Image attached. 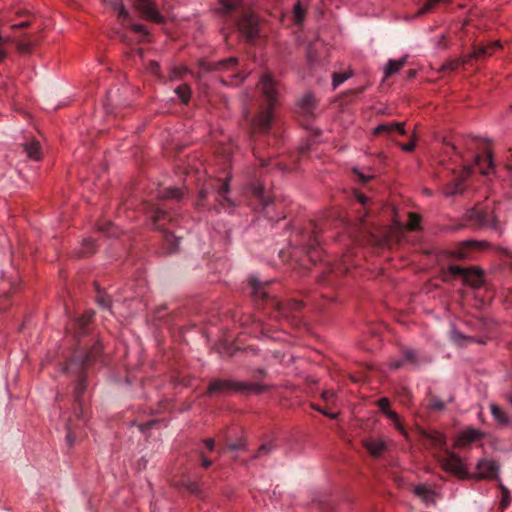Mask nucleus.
I'll use <instances>...</instances> for the list:
<instances>
[{
  "label": "nucleus",
  "mask_w": 512,
  "mask_h": 512,
  "mask_svg": "<svg viewBox=\"0 0 512 512\" xmlns=\"http://www.w3.org/2000/svg\"><path fill=\"white\" fill-rule=\"evenodd\" d=\"M260 85L262 92L268 101V108L259 116L257 124L262 129H266L268 128L272 118V106L273 103L276 101L278 89L275 81L269 74H265L262 76L260 80Z\"/></svg>",
  "instance_id": "obj_1"
},
{
  "label": "nucleus",
  "mask_w": 512,
  "mask_h": 512,
  "mask_svg": "<svg viewBox=\"0 0 512 512\" xmlns=\"http://www.w3.org/2000/svg\"><path fill=\"white\" fill-rule=\"evenodd\" d=\"M437 460L444 471L456 476L457 478H472V474L468 471L466 462L454 452L448 451L445 456L437 457Z\"/></svg>",
  "instance_id": "obj_2"
},
{
  "label": "nucleus",
  "mask_w": 512,
  "mask_h": 512,
  "mask_svg": "<svg viewBox=\"0 0 512 512\" xmlns=\"http://www.w3.org/2000/svg\"><path fill=\"white\" fill-rule=\"evenodd\" d=\"M135 9L141 17L157 24L164 23L165 17L158 11L153 0H135Z\"/></svg>",
  "instance_id": "obj_3"
},
{
  "label": "nucleus",
  "mask_w": 512,
  "mask_h": 512,
  "mask_svg": "<svg viewBox=\"0 0 512 512\" xmlns=\"http://www.w3.org/2000/svg\"><path fill=\"white\" fill-rule=\"evenodd\" d=\"M498 467L492 460L483 459L477 463L476 472L472 477L477 479H492L497 476Z\"/></svg>",
  "instance_id": "obj_4"
},
{
  "label": "nucleus",
  "mask_w": 512,
  "mask_h": 512,
  "mask_svg": "<svg viewBox=\"0 0 512 512\" xmlns=\"http://www.w3.org/2000/svg\"><path fill=\"white\" fill-rule=\"evenodd\" d=\"M484 437V433L478 429L468 428L462 431L454 442V447L462 448Z\"/></svg>",
  "instance_id": "obj_5"
},
{
  "label": "nucleus",
  "mask_w": 512,
  "mask_h": 512,
  "mask_svg": "<svg viewBox=\"0 0 512 512\" xmlns=\"http://www.w3.org/2000/svg\"><path fill=\"white\" fill-rule=\"evenodd\" d=\"M450 271L453 274H461L464 277V280L471 284L473 287H478L482 283V274L476 268H468L464 269L458 266H451Z\"/></svg>",
  "instance_id": "obj_6"
},
{
  "label": "nucleus",
  "mask_w": 512,
  "mask_h": 512,
  "mask_svg": "<svg viewBox=\"0 0 512 512\" xmlns=\"http://www.w3.org/2000/svg\"><path fill=\"white\" fill-rule=\"evenodd\" d=\"M239 29L248 39H253L258 34V18L254 14L246 15L239 22Z\"/></svg>",
  "instance_id": "obj_7"
},
{
  "label": "nucleus",
  "mask_w": 512,
  "mask_h": 512,
  "mask_svg": "<svg viewBox=\"0 0 512 512\" xmlns=\"http://www.w3.org/2000/svg\"><path fill=\"white\" fill-rule=\"evenodd\" d=\"M363 446L372 457H379L388 449L387 442L383 438H367L363 440Z\"/></svg>",
  "instance_id": "obj_8"
},
{
  "label": "nucleus",
  "mask_w": 512,
  "mask_h": 512,
  "mask_svg": "<svg viewBox=\"0 0 512 512\" xmlns=\"http://www.w3.org/2000/svg\"><path fill=\"white\" fill-rule=\"evenodd\" d=\"M501 48H502V44L498 40L489 42L485 45H480V46L474 48L473 52L468 56V59L464 60V62H466L472 58L479 59V58L485 57V56H492L497 50H499Z\"/></svg>",
  "instance_id": "obj_9"
},
{
  "label": "nucleus",
  "mask_w": 512,
  "mask_h": 512,
  "mask_svg": "<svg viewBox=\"0 0 512 512\" xmlns=\"http://www.w3.org/2000/svg\"><path fill=\"white\" fill-rule=\"evenodd\" d=\"M476 165L479 167L480 173L488 175L493 170L492 154L486 151L483 156H476Z\"/></svg>",
  "instance_id": "obj_10"
},
{
  "label": "nucleus",
  "mask_w": 512,
  "mask_h": 512,
  "mask_svg": "<svg viewBox=\"0 0 512 512\" xmlns=\"http://www.w3.org/2000/svg\"><path fill=\"white\" fill-rule=\"evenodd\" d=\"M406 62L405 58L399 60H389L384 68V77L389 78L392 75L398 73Z\"/></svg>",
  "instance_id": "obj_11"
},
{
  "label": "nucleus",
  "mask_w": 512,
  "mask_h": 512,
  "mask_svg": "<svg viewBox=\"0 0 512 512\" xmlns=\"http://www.w3.org/2000/svg\"><path fill=\"white\" fill-rule=\"evenodd\" d=\"M24 150L27 156L35 161L41 159L40 144L37 141H30L24 145Z\"/></svg>",
  "instance_id": "obj_12"
},
{
  "label": "nucleus",
  "mask_w": 512,
  "mask_h": 512,
  "mask_svg": "<svg viewBox=\"0 0 512 512\" xmlns=\"http://www.w3.org/2000/svg\"><path fill=\"white\" fill-rule=\"evenodd\" d=\"M423 435L432 441L436 448H443L446 444V437L439 431L423 432Z\"/></svg>",
  "instance_id": "obj_13"
},
{
  "label": "nucleus",
  "mask_w": 512,
  "mask_h": 512,
  "mask_svg": "<svg viewBox=\"0 0 512 512\" xmlns=\"http://www.w3.org/2000/svg\"><path fill=\"white\" fill-rule=\"evenodd\" d=\"M386 417L389 418L393 422V424L395 425V428L399 431V433L403 437L408 439V432L405 429V427L403 426V424H402L398 414L395 411H393V410L392 411H387Z\"/></svg>",
  "instance_id": "obj_14"
},
{
  "label": "nucleus",
  "mask_w": 512,
  "mask_h": 512,
  "mask_svg": "<svg viewBox=\"0 0 512 512\" xmlns=\"http://www.w3.org/2000/svg\"><path fill=\"white\" fill-rule=\"evenodd\" d=\"M490 410L494 419L501 425H506L509 422V419L506 413L496 404L490 405Z\"/></svg>",
  "instance_id": "obj_15"
},
{
  "label": "nucleus",
  "mask_w": 512,
  "mask_h": 512,
  "mask_svg": "<svg viewBox=\"0 0 512 512\" xmlns=\"http://www.w3.org/2000/svg\"><path fill=\"white\" fill-rule=\"evenodd\" d=\"M230 388V383L225 380H214L212 381L209 386L207 392L209 394H213L215 392H222L226 391Z\"/></svg>",
  "instance_id": "obj_16"
},
{
  "label": "nucleus",
  "mask_w": 512,
  "mask_h": 512,
  "mask_svg": "<svg viewBox=\"0 0 512 512\" xmlns=\"http://www.w3.org/2000/svg\"><path fill=\"white\" fill-rule=\"evenodd\" d=\"M413 491L415 495L422 498L424 501H431L433 499V491L427 485H417Z\"/></svg>",
  "instance_id": "obj_17"
},
{
  "label": "nucleus",
  "mask_w": 512,
  "mask_h": 512,
  "mask_svg": "<svg viewBox=\"0 0 512 512\" xmlns=\"http://www.w3.org/2000/svg\"><path fill=\"white\" fill-rule=\"evenodd\" d=\"M237 65V59L234 57L228 58L215 64L214 68L218 71H233Z\"/></svg>",
  "instance_id": "obj_18"
},
{
  "label": "nucleus",
  "mask_w": 512,
  "mask_h": 512,
  "mask_svg": "<svg viewBox=\"0 0 512 512\" xmlns=\"http://www.w3.org/2000/svg\"><path fill=\"white\" fill-rule=\"evenodd\" d=\"M353 73L352 71H347L343 73H334L332 76V86L333 89H336L338 86H340L342 83H344L347 79L352 77Z\"/></svg>",
  "instance_id": "obj_19"
},
{
  "label": "nucleus",
  "mask_w": 512,
  "mask_h": 512,
  "mask_svg": "<svg viewBox=\"0 0 512 512\" xmlns=\"http://www.w3.org/2000/svg\"><path fill=\"white\" fill-rule=\"evenodd\" d=\"M175 93L177 94L182 103H188L191 96V90L189 86L180 85L175 89Z\"/></svg>",
  "instance_id": "obj_20"
},
{
  "label": "nucleus",
  "mask_w": 512,
  "mask_h": 512,
  "mask_svg": "<svg viewBox=\"0 0 512 512\" xmlns=\"http://www.w3.org/2000/svg\"><path fill=\"white\" fill-rule=\"evenodd\" d=\"M450 0H427V2L423 5V7L420 10V13H427L431 11L433 8H435L440 3H449Z\"/></svg>",
  "instance_id": "obj_21"
},
{
  "label": "nucleus",
  "mask_w": 512,
  "mask_h": 512,
  "mask_svg": "<svg viewBox=\"0 0 512 512\" xmlns=\"http://www.w3.org/2000/svg\"><path fill=\"white\" fill-rule=\"evenodd\" d=\"M409 220L406 224V228L409 230H416L420 224V217L415 213H409Z\"/></svg>",
  "instance_id": "obj_22"
},
{
  "label": "nucleus",
  "mask_w": 512,
  "mask_h": 512,
  "mask_svg": "<svg viewBox=\"0 0 512 512\" xmlns=\"http://www.w3.org/2000/svg\"><path fill=\"white\" fill-rule=\"evenodd\" d=\"M394 127H397V125H394V122L389 123V124H381V125H378L374 129L373 133L380 134V133L386 132V133L390 134V133L394 132Z\"/></svg>",
  "instance_id": "obj_23"
},
{
  "label": "nucleus",
  "mask_w": 512,
  "mask_h": 512,
  "mask_svg": "<svg viewBox=\"0 0 512 512\" xmlns=\"http://www.w3.org/2000/svg\"><path fill=\"white\" fill-rule=\"evenodd\" d=\"M304 15H305L304 8L301 6V4L299 2H297L294 5V16L296 18V21L298 23L302 22V20L304 19Z\"/></svg>",
  "instance_id": "obj_24"
},
{
  "label": "nucleus",
  "mask_w": 512,
  "mask_h": 512,
  "mask_svg": "<svg viewBox=\"0 0 512 512\" xmlns=\"http://www.w3.org/2000/svg\"><path fill=\"white\" fill-rule=\"evenodd\" d=\"M377 405H378L379 409L381 410V412L385 416H386L387 411H392L390 409V402H389L388 398L383 397V398L379 399L377 402Z\"/></svg>",
  "instance_id": "obj_25"
},
{
  "label": "nucleus",
  "mask_w": 512,
  "mask_h": 512,
  "mask_svg": "<svg viewBox=\"0 0 512 512\" xmlns=\"http://www.w3.org/2000/svg\"><path fill=\"white\" fill-rule=\"evenodd\" d=\"M220 4L226 10H231L239 5L241 0H219Z\"/></svg>",
  "instance_id": "obj_26"
},
{
  "label": "nucleus",
  "mask_w": 512,
  "mask_h": 512,
  "mask_svg": "<svg viewBox=\"0 0 512 512\" xmlns=\"http://www.w3.org/2000/svg\"><path fill=\"white\" fill-rule=\"evenodd\" d=\"M130 29L132 32L139 33L144 37L148 35V30H147L146 26L141 25V24H134L131 26Z\"/></svg>",
  "instance_id": "obj_27"
},
{
  "label": "nucleus",
  "mask_w": 512,
  "mask_h": 512,
  "mask_svg": "<svg viewBox=\"0 0 512 512\" xmlns=\"http://www.w3.org/2000/svg\"><path fill=\"white\" fill-rule=\"evenodd\" d=\"M509 502H510V494H509V491L502 487V500H501V505L502 507H507L509 505Z\"/></svg>",
  "instance_id": "obj_28"
},
{
  "label": "nucleus",
  "mask_w": 512,
  "mask_h": 512,
  "mask_svg": "<svg viewBox=\"0 0 512 512\" xmlns=\"http://www.w3.org/2000/svg\"><path fill=\"white\" fill-rule=\"evenodd\" d=\"M182 195V192L178 188H170L167 191L166 196L170 198H180Z\"/></svg>",
  "instance_id": "obj_29"
},
{
  "label": "nucleus",
  "mask_w": 512,
  "mask_h": 512,
  "mask_svg": "<svg viewBox=\"0 0 512 512\" xmlns=\"http://www.w3.org/2000/svg\"><path fill=\"white\" fill-rule=\"evenodd\" d=\"M404 360L412 362V363H415V361H416L415 352L412 351V350L405 351V353H404Z\"/></svg>",
  "instance_id": "obj_30"
},
{
  "label": "nucleus",
  "mask_w": 512,
  "mask_h": 512,
  "mask_svg": "<svg viewBox=\"0 0 512 512\" xmlns=\"http://www.w3.org/2000/svg\"><path fill=\"white\" fill-rule=\"evenodd\" d=\"M415 146H416L415 141L411 140L408 143L401 144V149L406 151V152H411V151L414 150Z\"/></svg>",
  "instance_id": "obj_31"
},
{
  "label": "nucleus",
  "mask_w": 512,
  "mask_h": 512,
  "mask_svg": "<svg viewBox=\"0 0 512 512\" xmlns=\"http://www.w3.org/2000/svg\"><path fill=\"white\" fill-rule=\"evenodd\" d=\"M244 80V77H241L240 75L238 74H233L231 76V79L230 80H227L226 83H229V84H238V83H241L242 81Z\"/></svg>",
  "instance_id": "obj_32"
},
{
  "label": "nucleus",
  "mask_w": 512,
  "mask_h": 512,
  "mask_svg": "<svg viewBox=\"0 0 512 512\" xmlns=\"http://www.w3.org/2000/svg\"><path fill=\"white\" fill-rule=\"evenodd\" d=\"M114 230H115V228H114L113 224H111V223L107 224V226L105 228H103V231L106 234H108L110 236H117L118 233Z\"/></svg>",
  "instance_id": "obj_33"
},
{
  "label": "nucleus",
  "mask_w": 512,
  "mask_h": 512,
  "mask_svg": "<svg viewBox=\"0 0 512 512\" xmlns=\"http://www.w3.org/2000/svg\"><path fill=\"white\" fill-rule=\"evenodd\" d=\"M83 245L87 248L84 249L83 253H91L94 249V243L92 240H85Z\"/></svg>",
  "instance_id": "obj_34"
},
{
  "label": "nucleus",
  "mask_w": 512,
  "mask_h": 512,
  "mask_svg": "<svg viewBox=\"0 0 512 512\" xmlns=\"http://www.w3.org/2000/svg\"><path fill=\"white\" fill-rule=\"evenodd\" d=\"M335 397V393L333 391H324L322 393V398L326 401V402H329L331 400H333Z\"/></svg>",
  "instance_id": "obj_35"
},
{
  "label": "nucleus",
  "mask_w": 512,
  "mask_h": 512,
  "mask_svg": "<svg viewBox=\"0 0 512 512\" xmlns=\"http://www.w3.org/2000/svg\"><path fill=\"white\" fill-rule=\"evenodd\" d=\"M394 125H397V127H394V132H397L401 135L405 134L404 123L394 122Z\"/></svg>",
  "instance_id": "obj_36"
},
{
  "label": "nucleus",
  "mask_w": 512,
  "mask_h": 512,
  "mask_svg": "<svg viewBox=\"0 0 512 512\" xmlns=\"http://www.w3.org/2000/svg\"><path fill=\"white\" fill-rule=\"evenodd\" d=\"M148 69L151 73L158 74L159 64L157 62L152 61L150 62Z\"/></svg>",
  "instance_id": "obj_37"
},
{
  "label": "nucleus",
  "mask_w": 512,
  "mask_h": 512,
  "mask_svg": "<svg viewBox=\"0 0 512 512\" xmlns=\"http://www.w3.org/2000/svg\"><path fill=\"white\" fill-rule=\"evenodd\" d=\"M93 315H94V313H93V312H91V311H87V312H85V313L83 314V316H82V319H81V320L83 321V323H89V322L91 321V319H92Z\"/></svg>",
  "instance_id": "obj_38"
},
{
  "label": "nucleus",
  "mask_w": 512,
  "mask_h": 512,
  "mask_svg": "<svg viewBox=\"0 0 512 512\" xmlns=\"http://www.w3.org/2000/svg\"><path fill=\"white\" fill-rule=\"evenodd\" d=\"M458 185L459 183H457L456 187L455 188H446L444 190V194L449 196V195H453V194H456L458 193L460 190L458 189Z\"/></svg>",
  "instance_id": "obj_39"
},
{
  "label": "nucleus",
  "mask_w": 512,
  "mask_h": 512,
  "mask_svg": "<svg viewBox=\"0 0 512 512\" xmlns=\"http://www.w3.org/2000/svg\"><path fill=\"white\" fill-rule=\"evenodd\" d=\"M270 449L268 448V446L266 445H263L261 446L258 451H257V454H256V457H261L262 455H264L265 453L269 452Z\"/></svg>",
  "instance_id": "obj_40"
},
{
  "label": "nucleus",
  "mask_w": 512,
  "mask_h": 512,
  "mask_svg": "<svg viewBox=\"0 0 512 512\" xmlns=\"http://www.w3.org/2000/svg\"><path fill=\"white\" fill-rule=\"evenodd\" d=\"M320 413L324 414L325 416L329 417V418H336L338 416L337 413H330L328 412L326 409H318L316 408Z\"/></svg>",
  "instance_id": "obj_41"
},
{
  "label": "nucleus",
  "mask_w": 512,
  "mask_h": 512,
  "mask_svg": "<svg viewBox=\"0 0 512 512\" xmlns=\"http://www.w3.org/2000/svg\"><path fill=\"white\" fill-rule=\"evenodd\" d=\"M204 444L205 446L209 449V450H213L214 449V446H215V443H214V440L212 438H207L204 440Z\"/></svg>",
  "instance_id": "obj_42"
},
{
  "label": "nucleus",
  "mask_w": 512,
  "mask_h": 512,
  "mask_svg": "<svg viewBox=\"0 0 512 512\" xmlns=\"http://www.w3.org/2000/svg\"><path fill=\"white\" fill-rule=\"evenodd\" d=\"M402 365H403V361H400V360H399V361H392V362L390 363V366H391L392 368H394V369H398V368H400Z\"/></svg>",
  "instance_id": "obj_43"
},
{
  "label": "nucleus",
  "mask_w": 512,
  "mask_h": 512,
  "mask_svg": "<svg viewBox=\"0 0 512 512\" xmlns=\"http://www.w3.org/2000/svg\"><path fill=\"white\" fill-rule=\"evenodd\" d=\"M29 23L28 22H22L20 24H16V25H12L11 28L12 29H18V28H23V27H26L28 26Z\"/></svg>",
  "instance_id": "obj_44"
},
{
  "label": "nucleus",
  "mask_w": 512,
  "mask_h": 512,
  "mask_svg": "<svg viewBox=\"0 0 512 512\" xmlns=\"http://www.w3.org/2000/svg\"><path fill=\"white\" fill-rule=\"evenodd\" d=\"M354 172H355V173H357V174L359 175L360 179H361L363 182H367L369 179H371V176H364V175H362V174L358 173V171H357L356 169L354 170Z\"/></svg>",
  "instance_id": "obj_45"
},
{
  "label": "nucleus",
  "mask_w": 512,
  "mask_h": 512,
  "mask_svg": "<svg viewBox=\"0 0 512 512\" xmlns=\"http://www.w3.org/2000/svg\"><path fill=\"white\" fill-rule=\"evenodd\" d=\"M211 464H212V462L210 460H208L207 458H203V460H202L203 467L208 468L211 466Z\"/></svg>",
  "instance_id": "obj_46"
},
{
  "label": "nucleus",
  "mask_w": 512,
  "mask_h": 512,
  "mask_svg": "<svg viewBox=\"0 0 512 512\" xmlns=\"http://www.w3.org/2000/svg\"><path fill=\"white\" fill-rule=\"evenodd\" d=\"M357 200L361 203V204H365L366 201H367V198L364 196V195H358L357 196Z\"/></svg>",
  "instance_id": "obj_47"
},
{
  "label": "nucleus",
  "mask_w": 512,
  "mask_h": 512,
  "mask_svg": "<svg viewBox=\"0 0 512 512\" xmlns=\"http://www.w3.org/2000/svg\"><path fill=\"white\" fill-rule=\"evenodd\" d=\"M453 338H454V340H455L456 342H460V339H462V338L464 339V337H463V336H461L460 334H458V333H456V332H455V333H453Z\"/></svg>",
  "instance_id": "obj_48"
},
{
  "label": "nucleus",
  "mask_w": 512,
  "mask_h": 512,
  "mask_svg": "<svg viewBox=\"0 0 512 512\" xmlns=\"http://www.w3.org/2000/svg\"><path fill=\"white\" fill-rule=\"evenodd\" d=\"M305 102H307V104H313L314 103V98L312 96H307L305 99H304Z\"/></svg>",
  "instance_id": "obj_49"
},
{
  "label": "nucleus",
  "mask_w": 512,
  "mask_h": 512,
  "mask_svg": "<svg viewBox=\"0 0 512 512\" xmlns=\"http://www.w3.org/2000/svg\"><path fill=\"white\" fill-rule=\"evenodd\" d=\"M223 191H224L225 193H227V192L229 191V186H228V184H227V183H224V184H223Z\"/></svg>",
  "instance_id": "obj_50"
},
{
  "label": "nucleus",
  "mask_w": 512,
  "mask_h": 512,
  "mask_svg": "<svg viewBox=\"0 0 512 512\" xmlns=\"http://www.w3.org/2000/svg\"><path fill=\"white\" fill-rule=\"evenodd\" d=\"M469 173H470V168H465L463 170V174L465 175V177H467L469 175Z\"/></svg>",
  "instance_id": "obj_51"
},
{
  "label": "nucleus",
  "mask_w": 512,
  "mask_h": 512,
  "mask_svg": "<svg viewBox=\"0 0 512 512\" xmlns=\"http://www.w3.org/2000/svg\"><path fill=\"white\" fill-rule=\"evenodd\" d=\"M459 257H460V258H464V257H466V256H465V255H463V254H460V255H459Z\"/></svg>",
  "instance_id": "obj_52"
}]
</instances>
